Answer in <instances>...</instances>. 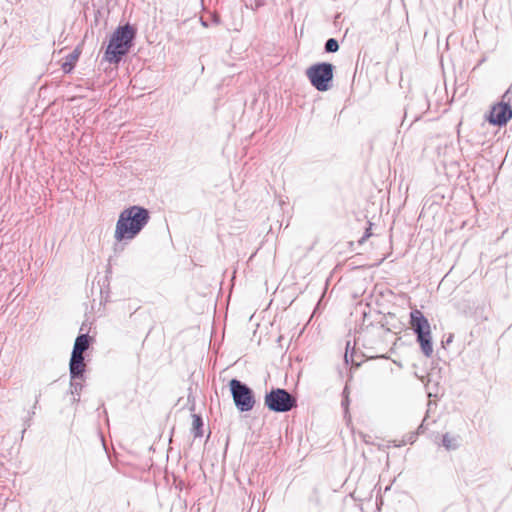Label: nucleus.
<instances>
[{"label": "nucleus", "mask_w": 512, "mask_h": 512, "mask_svg": "<svg viewBox=\"0 0 512 512\" xmlns=\"http://www.w3.org/2000/svg\"><path fill=\"white\" fill-rule=\"evenodd\" d=\"M151 219L150 211L140 205H131L123 209L116 222L114 238L117 242L135 239Z\"/></svg>", "instance_id": "f257e3e1"}, {"label": "nucleus", "mask_w": 512, "mask_h": 512, "mask_svg": "<svg viewBox=\"0 0 512 512\" xmlns=\"http://www.w3.org/2000/svg\"><path fill=\"white\" fill-rule=\"evenodd\" d=\"M137 29L130 23L119 25L111 34L101 62L119 64L134 46Z\"/></svg>", "instance_id": "f03ea898"}, {"label": "nucleus", "mask_w": 512, "mask_h": 512, "mask_svg": "<svg viewBox=\"0 0 512 512\" xmlns=\"http://www.w3.org/2000/svg\"><path fill=\"white\" fill-rule=\"evenodd\" d=\"M410 326L416 335V341L420 345L421 352L426 357L433 354V342L431 327L427 317L418 309L410 312Z\"/></svg>", "instance_id": "7ed1b4c3"}, {"label": "nucleus", "mask_w": 512, "mask_h": 512, "mask_svg": "<svg viewBox=\"0 0 512 512\" xmlns=\"http://www.w3.org/2000/svg\"><path fill=\"white\" fill-rule=\"evenodd\" d=\"M335 66L330 62H317L306 69V77L319 92H326L333 86Z\"/></svg>", "instance_id": "20e7f679"}, {"label": "nucleus", "mask_w": 512, "mask_h": 512, "mask_svg": "<svg viewBox=\"0 0 512 512\" xmlns=\"http://www.w3.org/2000/svg\"><path fill=\"white\" fill-rule=\"evenodd\" d=\"M265 407L275 413H286L297 407V399L284 388H272L264 396Z\"/></svg>", "instance_id": "39448f33"}, {"label": "nucleus", "mask_w": 512, "mask_h": 512, "mask_svg": "<svg viewBox=\"0 0 512 512\" xmlns=\"http://www.w3.org/2000/svg\"><path fill=\"white\" fill-rule=\"evenodd\" d=\"M228 385L236 409L239 412L251 411L256 403L253 389L237 378L231 379Z\"/></svg>", "instance_id": "423d86ee"}, {"label": "nucleus", "mask_w": 512, "mask_h": 512, "mask_svg": "<svg viewBox=\"0 0 512 512\" xmlns=\"http://www.w3.org/2000/svg\"><path fill=\"white\" fill-rule=\"evenodd\" d=\"M512 118V103L509 99H503L502 101L493 105L487 115V121L494 126H504Z\"/></svg>", "instance_id": "0eeeda50"}, {"label": "nucleus", "mask_w": 512, "mask_h": 512, "mask_svg": "<svg viewBox=\"0 0 512 512\" xmlns=\"http://www.w3.org/2000/svg\"><path fill=\"white\" fill-rule=\"evenodd\" d=\"M84 355H77L71 353L69 361V372L72 380H83L86 372V365L84 362Z\"/></svg>", "instance_id": "6e6552de"}, {"label": "nucleus", "mask_w": 512, "mask_h": 512, "mask_svg": "<svg viewBox=\"0 0 512 512\" xmlns=\"http://www.w3.org/2000/svg\"><path fill=\"white\" fill-rule=\"evenodd\" d=\"M428 425V415H426L416 431L407 433L403 437L402 441L399 444L395 443L394 446L401 447L403 445H406L407 443L413 444L416 441L418 435L423 434L426 431Z\"/></svg>", "instance_id": "1a4fd4ad"}, {"label": "nucleus", "mask_w": 512, "mask_h": 512, "mask_svg": "<svg viewBox=\"0 0 512 512\" xmlns=\"http://www.w3.org/2000/svg\"><path fill=\"white\" fill-rule=\"evenodd\" d=\"M92 338L86 334H79L74 342V346L71 353L77 355H83V353L89 348Z\"/></svg>", "instance_id": "9d476101"}, {"label": "nucleus", "mask_w": 512, "mask_h": 512, "mask_svg": "<svg viewBox=\"0 0 512 512\" xmlns=\"http://www.w3.org/2000/svg\"><path fill=\"white\" fill-rule=\"evenodd\" d=\"M80 52L76 49L69 53L62 62L61 69L65 74H69L75 68L76 62L78 61Z\"/></svg>", "instance_id": "9b49d317"}, {"label": "nucleus", "mask_w": 512, "mask_h": 512, "mask_svg": "<svg viewBox=\"0 0 512 512\" xmlns=\"http://www.w3.org/2000/svg\"><path fill=\"white\" fill-rule=\"evenodd\" d=\"M414 104L419 106V112L414 115V120H418L421 117V114L428 110L429 102L426 95H418L413 99V103L408 105L407 110L412 109Z\"/></svg>", "instance_id": "f8f14e48"}, {"label": "nucleus", "mask_w": 512, "mask_h": 512, "mask_svg": "<svg viewBox=\"0 0 512 512\" xmlns=\"http://www.w3.org/2000/svg\"><path fill=\"white\" fill-rule=\"evenodd\" d=\"M192 429H191V432L192 434L194 435V438H200L203 436L204 434V431H203V427H204V422H203V418L200 414H192Z\"/></svg>", "instance_id": "ddd939ff"}, {"label": "nucleus", "mask_w": 512, "mask_h": 512, "mask_svg": "<svg viewBox=\"0 0 512 512\" xmlns=\"http://www.w3.org/2000/svg\"><path fill=\"white\" fill-rule=\"evenodd\" d=\"M459 436H451L449 433H445L442 436V445L446 450H456L460 446Z\"/></svg>", "instance_id": "4468645a"}, {"label": "nucleus", "mask_w": 512, "mask_h": 512, "mask_svg": "<svg viewBox=\"0 0 512 512\" xmlns=\"http://www.w3.org/2000/svg\"><path fill=\"white\" fill-rule=\"evenodd\" d=\"M83 388V384L79 382L78 380H72L70 381V393L74 396L73 402H79L80 401V392Z\"/></svg>", "instance_id": "2eb2a0df"}, {"label": "nucleus", "mask_w": 512, "mask_h": 512, "mask_svg": "<svg viewBox=\"0 0 512 512\" xmlns=\"http://www.w3.org/2000/svg\"><path fill=\"white\" fill-rule=\"evenodd\" d=\"M339 50L338 40L335 38H329L326 40L324 45V51L326 53H335Z\"/></svg>", "instance_id": "dca6fc26"}, {"label": "nucleus", "mask_w": 512, "mask_h": 512, "mask_svg": "<svg viewBox=\"0 0 512 512\" xmlns=\"http://www.w3.org/2000/svg\"><path fill=\"white\" fill-rule=\"evenodd\" d=\"M349 404H350L349 389L347 386H345L343 389V392H342V401H341V406L344 410L345 415L348 413Z\"/></svg>", "instance_id": "f3484780"}, {"label": "nucleus", "mask_w": 512, "mask_h": 512, "mask_svg": "<svg viewBox=\"0 0 512 512\" xmlns=\"http://www.w3.org/2000/svg\"><path fill=\"white\" fill-rule=\"evenodd\" d=\"M503 99H509L510 103H512V84L511 87L504 93Z\"/></svg>", "instance_id": "a211bd4d"}, {"label": "nucleus", "mask_w": 512, "mask_h": 512, "mask_svg": "<svg viewBox=\"0 0 512 512\" xmlns=\"http://www.w3.org/2000/svg\"><path fill=\"white\" fill-rule=\"evenodd\" d=\"M453 338H454V335L449 334L447 339L445 341L444 340L442 341V346L445 347V345H449L450 343H452Z\"/></svg>", "instance_id": "6ab92c4d"}, {"label": "nucleus", "mask_w": 512, "mask_h": 512, "mask_svg": "<svg viewBox=\"0 0 512 512\" xmlns=\"http://www.w3.org/2000/svg\"><path fill=\"white\" fill-rule=\"evenodd\" d=\"M371 236V232H370V228L367 229L364 233V235L362 236V238L359 240V243H363L367 238H369Z\"/></svg>", "instance_id": "aec40b11"}, {"label": "nucleus", "mask_w": 512, "mask_h": 512, "mask_svg": "<svg viewBox=\"0 0 512 512\" xmlns=\"http://www.w3.org/2000/svg\"><path fill=\"white\" fill-rule=\"evenodd\" d=\"M31 425V418L24 421V429L22 430V437L24 436L26 429Z\"/></svg>", "instance_id": "412c9836"}, {"label": "nucleus", "mask_w": 512, "mask_h": 512, "mask_svg": "<svg viewBox=\"0 0 512 512\" xmlns=\"http://www.w3.org/2000/svg\"><path fill=\"white\" fill-rule=\"evenodd\" d=\"M377 330H378V332H377L378 335H380L381 333H388V332H390L389 329L384 330L383 329V325H381V327L377 328Z\"/></svg>", "instance_id": "4be33fe9"}, {"label": "nucleus", "mask_w": 512, "mask_h": 512, "mask_svg": "<svg viewBox=\"0 0 512 512\" xmlns=\"http://www.w3.org/2000/svg\"><path fill=\"white\" fill-rule=\"evenodd\" d=\"M213 22L218 24L220 22V19L218 16H213Z\"/></svg>", "instance_id": "5701e85b"}, {"label": "nucleus", "mask_w": 512, "mask_h": 512, "mask_svg": "<svg viewBox=\"0 0 512 512\" xmlns=\"http://www.w3.org/2000/svg\"><path fill=\"white\" fill-rule=\"evenodd\" d=\"M344 360H345L346 363L349 362V357H348V353L347 352L345 353Z\"/></svg>", "instance_id": "b1692460"}, {"label": "nucleus", "mask_w": 512, "mask_h": 512, "mask_svg": "<svg viewBox=\"0 0 512 512\" xmlns=\"http://www.w3.org/2000/svg\"><path fill=\"white\" fill-rule=\"evenodd\" d=\"M262 5H263V3H261V2H256V6H255V8H254V9H258V8H259L260 6H262Z\"/></svg>", "instance_id": "393cba45"}, {"label": "nucleus", "mask_w": 512, "mask_h": 512, "mask_svg": "<svg viewBox=\"0 0 512 512\" xmlns=\"http://www.w3.org/2000/svg\"><path fill=\"white\" fill-rule=\"evenodd\" d=\"M40 395H41V394H39V395H37V396H36V400H35L34 408H36V405H37V403H38V400H39Z\"/></svg>", "instance_id": "a878e982"}, {"label": "nucleus", "mask_w": 512, "mask_h": 512, "mask_svg": "<svg viewBox=\"0 0 512 512\" xmlns=\"http://www.w3.org/2000/svg\"><path fill=\"white\" fill-rule=\"evenodd\" d=\"M201 23H202V25H203L204 27H207V26H208L207 22H206V21H204L203 19H201Z\"/></svg>", "instance_id": "bb28decb"}, {"label": "nucleus", "mask_w": 512, "mask_h": 512, "mask_svg": "<svg viewBox=\"0 0 512 512\" xmlns=\"http://www.w3.org/2000/svg\"><path fill=\"white\" fill-rule=\"evenodd\" d=\"M349 346H350V342H347V346H346L347 350L349 349Z\"/></svg>", "instance_id": "cd10ccee"}]
</instances>
